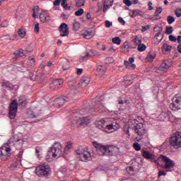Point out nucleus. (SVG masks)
<instances>
[{
    "mask_svg": "<svg viewBox=\"0 0 181 181\" xmlns=\"http://www.w3.org/2000/svg\"><path fill=\"white\" fill-rule=\"evenodd\" d=\"M164 162L165 164L163 165V168L165 170L166 172H172L173 168H175V161L172 160L170 158L165 156H160L158 158L157 165H160L159 162Z\"/></svg>",
    "mask_w": 181,
    "mask_h": 181,
    "instance_id": "0eeeda50",
    "label": "nucleus"
},
{
    "mask_svg": "<svg viewBox=\"0 0 181 181\" xmlns=\"http://www.w3.org/2000/svg\"><path fill=\"white\" fill-rule=\"evenodd\" d=\"M129 129H132L136 134L135 139L137 142H141L144 139V135L146 134V129H145L144 124L135 119L129 121Z\"/></svg>",
    "mask_w": 181,
    "mask_h": 181,
    "instance_id": "7ed1b4c3",
    "label": "nucleus"
},
{
    "mask_svg": "<svg viewBox=\"0 0 181 181\" xmlns=\"http://www.w3.org/2000/svg\"><path fill=\"white\" fill-rule=\"evenodd\" d=\"M134 43H136L137 45H141V43H142V38L141 37L136 36L134 39Z\"/></svg>",
    "mask_w": 181,
    "mask_h": 181,
    "instance_id": "49530a36",
    "label": "nucleus"
},
{
    "mask_svg": "<svg viewBox=\"0 0 181 181\" xmlns=\"http://www.w3.org/2000/svg\"><path fill=\"white\" fill-rule=\"evenodd\" d=\"M107 71V68L105 66L98 65L96 68V75L99 77H103Z\"/></svg>",
    "mask_w": 181,
    "mask_h": 181,
    "instance_id": "aec40b11",
    "label": "nucleus"
},
{
    "mask_svg": "<svg viewBox=\"0 0 181 181\" xmlns=\"http://www.w3.org/2000/svg\"><path fill=\"white\" fill-rule=\"evenodd\" d=\"M98 129L105 132V134H111L114 131H117L119 129V124L117 123L114 119L105 118L98 120L95 124Z\"/></svg>",
    "mask_w": 181,
    "mask_h": 181,
    "instance_id": "f03ea898",
    "label": "nucleus"
},
{
    "mask_svg": "<svg viewBox=\"0 0 181 181\" xmlns=\"http://www.w3.org/2000/svg\"><path fill=\"white\" fill-rule=\"evenodd\" d=\"M133 13H134V16H145V13L140 10H133Z\"/></svg>",
    "mask_w": 181,
    "mask_h": 181,
    "instance_id": "72a5a7b5",
    "label": "nucleus"
},
{
    "mask_svg": "<svg viewBox=\"0 0 181 181\" xmlns=\"http://www.w3.org/2000/svg\"><path fill=\"white\" fill-rule=\"evenodd\" d=\"M64 81L63 79H54L50 84L49 87L50 88H59V86H62L63 84Z\"/></svg>",
    "mask_w": 181,
    "mask_h": 181,
    "instance_id": "412c9836",
    "label": "nucleus"
},
{
    "mask_svg": "<svg viewBox=\"0 0 181 181\" xmlns=\"http://www.w3.org/2000/svg\"><path fill=\"white\" fill-rule=\"evenodd\" d=\"M176 40L177 43H181V35H178Z\"/></svg>",
    "mask_w": 181,
    "mask_h": 181,
    "instance_id": "338daca9",
    "label": "nucleus"
},
{
    "mask_svg": "<svg viewBox=\"0 0 181 181\" xmlns=\"http://www.w3.org/2000/svg\"><path fill=\"white\" fill-rule=\"evenodd\" d=\"M133 148L135 151H141V145L136 142L133 144Z\"/></svg>",
    "mask_w": 181,
    "mask_h": 181,
    "instance_id": "09e8293b",
    "label": "nucleus"
},
{
    "mask_svg": "<svg viewBox=\"0 0 181 181\" xmlns=\"http://www.w3.org/2000/svg\"><path fill=\"white\" fill-rule=\"evenodd\" d=\"M123 3L125 4L127 6H131L132 5L131 0H123Z\"/></svg>",
    "mask_w": 181,
    "mask_h": 181,
    "instance_id": "864d4df0",
    "label": "nucleus"
},
{
    "mask_svg": "<svg viewBox=\"0 0 181 181\" xmlns=\"http://www.w3.org/2000/svg\"><path fill=\"white\" fill-rule=\"evenodd\" d=\"M173 111H177V110H181V95L180 94H176L173 98V103L170 105Z\"/></svg>",
    "mask_w": 181,
    "mask_h": 181,
    "instance_id": "9b49d317",
    "label": "nucleus"
},
{
    "mask_svg": "<svg viewBox=\"0 0 181 181\" xmlns=\"http://www.w3.org/2000/svg\"><path fill=\"white\" fill-rule=\"evenodd\" d=\"M152 1H149L148 4V11H153V7H152Z\"/></svg>",
    "mask_w": 181,
    "mask_h": 181,
    "instance_id": "e2e57ef3",
    "label": "nucleus"
},
{
    "mask_svg": "<svg viewBox=\"0 0 181 181\" xmlns=\"http://www.w3.org/2000/svg\"><path fill=\"white\" fill-rule=\"evenodd\" d=\"M17 33L21 39H25V36H26V28L21 27L20 29H18Z\"/></svg>",
    "mask_w": 181,
    "mask_h": 181,
    "instance_id": "a878e982",
    "label": "nucleus"
},
{
    "mask_svg": "<svg viewBox=\"0 0 181 181\" xmlns=\"http://www.w3.org/2000/svg\"><path fill=\"white\" fill-rule=\"evenodd\" d=\"M137 50H139V52H145V50H146V45L142 43L139 44Z\"/></svg>",
    "mask_w": 181,
    "mask_h": 181,
    "instance_id": "ea45409f",
    "label": "nucleus"
},
{
    "mask_svg": "<svg viewBox=\"0 0 181 181\" xmlns=\"http://www.w3.org/2000/svg\"><path fill=\"white\" fill-rule=\"evenodd\" d=\"M62 69L63 70H67L70 69V62L68 61L64 62L62 64Z\"/></svg>",
    "mask_w": 181,
    "mask_h": 181,
    "instance_id": "79ce46f5",
    "label": "nucleus"
},
{
    "mask_svg": "<svg viewBox=\"0 0 181 181\" xmlns=\"http://www.w3.org/2000/svg\"><path fill=\"white\" fill-rule=\"evenodd\" d=\"M76 154L78 156L79 160L82 162H87V160H91V153L88 151V149L83 147H79L76 150Z\"/></svg>",
    "mask_w": 181,
    "mask_h": 181,
    "instance_id": "1a4fd4ad",
    "label": "nucleus"
},
{
    "mask_svg": "<svg viewBox=\"0 0 181 181\" xmlns=\"http://www.w3.org/2000/svg\"><path fill=\"white\" fill-rule=\"evenodd\" d=\"M173 33V27L170 26V27H167L165 28V33L166 35H171V33Z\"/></svg>",
    "mask_w": 181,
    "mask_h": 181,
    "instance_id": "c03bdc74",
    "label": "nucleus"
},
{
    "mask_svg": "<svg viewBox=\"0 0 181 181\" xmlns=\"http://www.w3.org/2000/svg\"><path fill=\"white\" fill-rule=\"evenodd\" d=\"M89 123L90 117H80L76 122V124L78 125V127H87Z\"/></svg>",
    "mask_w": 181,
    "mask_h": 181,
    "instance_id": "dca6fc26",
    "label": "nucleus"
},
{
    "mask_svg": "<svg viewBox=\"0 0 181 181\" xmlns=\"http://www.w3.org/2000/svg\"><path fill=\"white\" fill-rule=\"evenodd\" d=\"M63 155V149L60 143H54L50 148V151L47 152L46 156L47 160L52 159V158H60Z\"/></svg>",
    "mask_w": 181,
    "mask_h": 181,
    "instance_id": "423d86ee",
    "label": "nucleus"
},
{
    "mask_svg": "<svg viewBox=\"0 0 181 181\" xmlns=\"http://www.w3.org/2000/svg\"><path fill=\"white\" fill-rule=\"evenodd\" d=\"M23 147V140L18 135H13L0 150V158L6 160L11 156V152L21 149Z\"/></svg>",
    "mask_w": 181,
    "mask_h": 181,
    "instance_id": "f257e3e1",
    "label": "nucleus"
},
{
    "mask_svg": "<svg viewBox=\"0 0 181 181\" xmlns=\"http://www.w3.org/2000/svg\"><path fill=\"white\" fill-rule=\"evenodd\" d=\"M27 63L28 66H30V67H33V66L36 64V60L35 59V58L32 57H29L28 61L27 62Z\"/></svg>",
    "mask_w": 181,
    "mask_h": 181,
    "instance_id": "2f4dec72",
    "label": "nucleus"
},
{
    "mask_svg": "<svg viewBox=\"0 0 181 181\" xmlns=\"http://www.w3.org/2000/svg\"><path fill=\"white\" fill-rule=\"evenodd\" d=\"M61 2H62V0H55L53 2V5H54V6H59V5H60Z\"/></svg>",
    "mask_w": 181,
    "mask_h": 181,
    "instance_id": "052dcab7",
    "label": "nucleus"
},
{
    "mask_svg": "<svg viewBox=\"0 0 181 181\" xmlns=\"http://www.w3.org/2000/svg\"><path fill=\"white\" fill-rule=\"evenodd\" d=\"M83 13H84V9L80 8L79 10H78L75 12V16H81V15H83Z\"/></svg>",
    "mask_w": 181,
    "mask_h": 181,
    "instance_id": "de8ad7c7",
    "label": "nucleus"
},
{
    "mask_svg": "<svg viewBox=\"0 0 181 181\" xmlns=\"http://www.w3.org/2000/svg\"><path fill=\"white\" fill-rule=\"evenodd\" d=\"M170 145L175 148H181V132H177L170 139Z\"/></svg>",
    "mask_w": 181,
    "mask_h": 181,
    "instance_id": "f8f14e48",
    "label": "nucleus"
},
{
    "mask_svg": "<svg viewBox=\"0 0 181 181\" xmlns=\"http://www.w3.org/2000/svg\"><path fill=\"white\" fill-rule=\"evenodd\" d=\"M135 62V59L134 57L129 58V63H134Z\"/></svg>",
    "mask_w": 181,
    "mask_h": 181,
    "instance_id": "69168bd1",
    "label": "nucleus"
},
{
    "mask_svg": "<svg viewBox=\"0 0 181 181\" xmlns=\"http://www.w3.org/2000/svg\"><path fill=\"white\" fill-rule=\"evenodd\" d=\"M149 28H150L149 25L143 26L141 28V32H146V30H148V29H149Z\"/></svg>",
    "mask_w": 181,
    "mask_h": 181,
    "instance_id": "680f3d73",
    "label": "nucleus"
},
{
    "mask_svg": "<svg viewBox=\"0 0 181 181\" xmlns=\"http://www.w3.org/2000/svg\"><path fill=\"white\" fill-rule=\"evenodd\" d=\"M8 21H4L1 23V28H8Z\"/></svg>",
    "mask_w": 181,
    "mask_h": 181,
    "instance_id": "6e6d98bb",
    "label": "nucleus"
},
{
    "mask_svg": "<svg viewBox=\"0 0 181 181\" xmlns=\"http://www.w3.org/2000/svg\"><path fill=\"white\" fill-rule=\"evenodd\" d=\"M84 39H91L94 36V33L90 31H85L83 34Z\"/></svg>",
    "mask_w": 181,
    "mask_h": 181,
    "instance_id": "7c9ffc66",
    "label": "nucleus"
},
{
    "mask_svg": "<svg viewBox=\"0 0 181 181\" xmlns=\"http://www.w3.org/2000/svg\"><path fill=\"white\" fill-rule=\"evenodd\" d=\"M93 146H95L97 152H98L99 155H114V152L117 147L114 146H103L101 144H98L96 141L93 142Z\"/></svg>",
    "mask_w": 181,
    "mask_h": 181,
    "instance_id": "39448f33",
    "label": "nucleus"
},
{
    "mask_svg": "<svg viewBox=\"0 0 181 181\" xmlns=\"http://www.w3.org/2000/svg\"><path fill=\"white\" fill-rule=\"evenodd\" d=\"M176 39H177L176 37H175L174 35H170L169 36V40H170V42H176L177 41Z\"/></svg>",
    "mask_w": 181,
    "mask_h": 181,
    "instance_id": "13d9d810",
    "label": "nucleus"
},
{
    "mask_svg": "<svg viewBox=\"0 0 181 181\" xmlns=\"http://www.w3.org/2000/svg\"><path fill=\"white\" fill-rule=\"evenodd\" d=\"M151 21H159L160 19V16H156V14H154L153 17L151 18Z\"/></svg>",
    "mask_w": 181,
    "mask_h": 181,
    "instance_id": "5fc2aeb1",
    "label": "nucleus"
},
{
    "mask_svg": "<svg viewBox=\"0 0 181 181\" xmlns=\"http://www.w3.org/2000/svg\"><path fill=\"white\" fill-rule=\"evenodd\" d=\"M114 4V0H104L103 4V12L105 13L107 9H110L111 6Z\"/></svg>",
    "mask_w": 181,
    "mask_h": 181,
    "instance_id": "5701e85b",
    "label": "nucleus"
},
{
    "mask_svg": "<svg viewBox=\"0 0 181 181\" xmlns=\"http://www.w3.org/2000/svg\"><path fill=\"white\" fill-rule=\"evenodd\" d=\"M141 156L146 160H150V162H153V163H158V157L146 150L142 149L141 151Z\"/></svg>",
    "mask_w": 181,
    "mask_h": 181,
    "instance_id": "9d476101",
    "label": "nucleus"
},
{
    "mask_svg": "<svg viewBox=\"0 0 181 181\" xmlns=\"http://www.w3.org/2000/svg\"><path fill=\"white\" fill-rule=\"evenodd\" d=\"M175 13L177 18H180L181 17V9H175Z\"/></svg>",
    "mask_w": 181,
    "mask_h": 181,
    "instance_id": "3c124183",
    "label": "nucleus"
},
{
    "mask_svg": "<svg viewBox=\"0 0 181 181\" xmlns=\"http://www.w3.org/2000/svg\"><path fill=\"white\" fill-rule=\"evenodd\" d=\"M90 84V78L87 76H83L81 77L78 86L81 87H87Z\"/></svg>",
    "mask_w": 181,
    "mask_h": 181,
    "instance_id": "6ab92c4d",
    "label": "nucleus"
},
{
    "mask_svg": "<svg viewBox=\"0 0 181 181\" xmlns=\"http://www.w3.org/2000/svg\"><path fill=\"white\" fill-rule=\"evenodd\" d=\"M105 28H111V26H112V22L106 21L105 22Z\"/></svg>",
    "mask_w": 181,
    "mask_h": 181,
    "instance_id": "603ef678",
    "label": "nucleus"
},
{
    "mask_svg": "<svg viewBox=\"0 0 181 181\" xmlns=\"http://www.w3.org/2000/svg\"><path fill=\"white\" fill-rule=\"evenodd\" d=\"M35 173L37 176H44L45 177H47V176H50V173H52L50 166H49L47 163L40 164L35 168Z\"/></svg>",
    "mask_w": 181,
    "mask_h": 181,
    "instance_id": "6e6552de",
    "label": "nucleus"
},
{
    "mask_svg": "<svg viewBox=\"0 0 181 181\" xmlns=\"http://www.w3.org/2000/svg\"><path fill=\"white\" fill-rule=\"evenodd\" d=\"M26 54H25V51L22 49H19L12 54V59L14 62H16L19 57H25Z\"/></svg>",
    "mask_w": 181,
    "mask_h": 181,
    "instance_id": "2eb2a0df",
    "label": "nucleus"
},
{
    "mask_svg": "<svg viewBox=\"0 0 181 181\" xmlns=\"http://www.w3.org/2000/svg\"><path fill=\"white\" fill-rule=\"evenodd\" d=\"M177 50L179 52V53L181 54V44H179L178 46H177Z\"/></svg>",
    "mask_w": 181,
    "mask_h": 181,
    "instance_id": "774afa93",
    "label": "nucleus"
},
{
    "mask_svg": "<svg viewBox=\"0 0 181 181\" xmlns=\"http://www.w3.org/2000/svg\"><path fill=\"white\" fill-rule=\"evenodd\" d=\"M118 21L119 23H122V25H125V21H124V18L122 17H119Z\"/></svg>",
    "mask_w": 181,
    "mask_h": 181,
    "instance_id": "0e129e2a",
    "label": "nucleus"
},
{
    "mask_svg": "<svg viewBox=\"0 0 181 181\" xmlns=\"http://www.w3.org/2000/svg\"><path fill=\"white\" fill-rule=\"evenodd\" d=\"M156 57V54L154 52L151 51L148 53L146 59L148 62H153Z\"/></svg>",
    "mask_w": 181,
    "mask_h": 181,
    "instance_id": "bb28decb",
    "label": "nucleus"
},
{
    "mask_svg": "<svg viewBox=\"0 0 181 181\" xmlns=\"http://www.w3.org/2000/svg\"><path fill=\"white\" fill-rule=\"evenodd\" d=\"M95 107L99 112H103V111H104V105L100 102L95 105Z\"/></svg>",
    "mask_w": 181,
    "mask_h": 181,
    "instance_id": "e433bc0d",
    "label": "nucleus"
},
{
    "mask_svg": "<svg viewBox=\"0 0 181 181\" xmlns=\"http://www.w3.org/2000/svg\"><path fill=\"white\" fill-rule=\"evenodd\" d=\"M162 27H155L154 32L157 33L154 36V45H159L163 39V32Z\"/></svg>",
    "mask_w": 181,
    "mask_h": 181,
    "instance_id": "ddd939ff",
    "label": "nucleus"
},
{
    "mask_svg": "<svg viewBox=\"0 0 181 181\" xmlns=\"http://www.w3.org/2000/svg\"><path fill=\"white\" fill-rule=\"evenodd\" d=\"M76 5L78 8H81V6H84V4H86V0H75Z\"/></svg>",
    "mask_w": 181,
    "mask_h": 181,
    "instance_id": "58836bf2",
    "label": "nucleus"
},
{
    "mask_svg": "<svg viewBox=\"0 0 181 181\" xmlns=\"http://www.w3.org/2000/svg\"><path fill=\"white\" fill-rule=\"evenodd\" d=\"M55 101L58 104L59 107H63V105H64V103H67V101H69V97L62 96L57 98Z\"/></svg>",
    "mask_w": 181,
    "mask_h": 181,
    "instance_id": "4be33fe9",
    "label": "nucleus"
},
{
    "mask_svg": "<svg viewBox=\"0 0 181 181\" xmlns=\"http://www.w3.org/2000/svg\"><path fill=\"white\" fill-rule=\"evenodd\" d=\"M112 43L115 45H121V39L119 37H115L112 39Z\"/></svg>",
    "mask_w": 181,
    "mask_h": 181,
    "instance_id": "a19ab883",
    "label": "nucleus"
},
{
    "mask_svg": "<svg viewBox=\"0 0 181 181\" xmlns=\"http://www.w3.org/2000/svg\"><path fill=\"white\" fill-rule=\"evenodd\" d=\"M27 104L26 99L25 96H20L18 101L16 100H12L9 106L8 117L10 119H15L16 117V113L18 112V105L21 107H25Z\"/></svg>",
    "mask_w": 181,
    "mask_h": 181,
    "instance_id": "20e7f679",
    "label": "nucleus"
},
{
    "mask_svg": "<svg viewBox=\"0 0 181 181\" xmlns=\"http://www.w3.org/2000/svg\"><path fill=\"white\" fill-rule=\"evenodd\" d=\"M170 50H172V46L168 45V43L164 42L161 46V52L163 54H166V53H170Z\"/></svg>",
    "mask_w": 181,
    "mask_h": 181,
    "instance_id": "393cba45",
    "label": "nucleus"
},
{
    "mask_svg": "<svg viewBox=\"0 0 181 181\" xmlns=\"http://www.w3.org/2000/svg\"><path fill=\"white\" fill-rule=\"evenodd\" d=\"M40 19L41 22H47L49 19H50V16H49V13L47 12L42 11L40 14Z\"/></svg>",
    "mask_w": 181,
    "mask_h": 181,
    "instance_id": "b1692460",
    "label": "nucleus"
},
{
    "mask_svg": "<svg viewBox=\"0 0 181 181\" xmlns=\"http://www.w3.org/2000/svg\"><path fill=\"white\" fill-rule=\"evenodd\" d=\"M124 66H126L127 69H132L133 70L134 69H136V65L135 64H132L131 62H129L128 61H124Z\"/></svg>",
    "mask_w": 181,
    "mask_h": 181,
    "instance_id": "c756f323",
    "label": "nucleus"
},
{
    "mask_svg": "<svg viewBox=\"0 0 181 181\" xmlns=\"http://www.w3.org/2000/svg\"><path fill=\"white\" fill-rule=\"evenodd\" d=\"M97 54V51L90 50L89 52H85L83 55L81 56V60L84 62L89 59V57H94Z\"/></svg>",
    "mask_w": 181,
    "mask_h": 181,
    "instance_id": "a211bd4d",
    "label": "nucleus"
},
{
    "mask_svg": "<svg viewBox=\"0 0 181 181\" xmlns=\"http://www.w3.org/2000/svg\"><path fill=\"white\" fill-rule=\"evenodd\" d=\"M40 113L39 112H36V110H29L28 112V115H29L30 118H37V117H39Z\"/></svg>",
    "mask_w": 181,
    "mask_h": 181,
    "instance_id": "c85d7f7f",
    "label": "nucleus"
},
{
    "mask_svg": "<svg viewBox=\"0 0 181 181\" xmlns=\"http://www.w3.org/2000/svg\"><path fill=\"white\" fill-rule=\"evenodd\" d=\"M168 25H172L175 22V18L172 16H168L167 18Z\"/></svg>",
    "mask_w": 181,
    "mask_h": 181,
    "instance_id": "a18cd8bd",
    "label": "nucleus"
},
{
    "mask_svg": "<svg viewBox=\"0 0 181 181\" xmlns=\"http://www.w3.org/2000/svg\"><path fill=\"white\" fill-rule=\"evenodd\" d=\"M2 86L7 90H13V85L9 81H4L2 83Z\"/></svg>",
    "mask_w": 181,
    "mask_h": 181,
    "instance_id": "cd10ccee",
    "label": "nucleus"
},
{
    "mask_svg": "<svg viewBox=\"0 0 181 181\" xmlns=\"http://www.w3.org/2000/svg\"><path fill=\"white\" fill-rule=\"evenodd\" d=\"M39 23H35V28H34V32L39 33Z\"/></svg>",
    "mask_w": 181,
    "mask_h": 181,
    "instance_id": "bf43d9fd",
    "label": "nucleus"
},
{
    "mask_svg": "<svg viewBox=\"0 0 181 181\" xmlns=\"http://www.w3.org/2000/svg\"><path fill=\"white\" fill-rule=\"evenodd\" d=\"M74 30H78L80 29V23L74 21L73 24Z\"/></svg>",
    "mask_w": 181,
    "mask_h": 181,
    "instance_id": "37998d69",
    "label": "nucleus"
},
{
    "mask_svg": "<svg viewBox=\"0 0 181 181\" xmlns=\"http://www.w3.org/2000/svg\"><path fill=\"white\" fill-rule=\"evenodd\" d=\"M35 152L37 153V158H40V156H42V153H43V150L42 149V147L40 146H37L35 148Z\"/></svg>",
    "mask_w": 181,
    "mask_h": 181,
    "instance_id": "f704fd0d",
    "label": "nucleus"
},
{
    "mask_svg": "<svg viewBox=\"0 0 181 181\" xmlns=\"http://www.w3.org/2000/svg\"><path fill=\"white\" fill-rule=\"evenodd\" d=\"M39 6H35L33 8V17L35 18H39V16L37 15V13L39 12Z\"/></svg>",
    "mask_w": 181,
    "mask_h": 181,
    "instance_id": "473e14b6",
    "label": "nucleus"
},
{
    "mask_svg": "<svg viewBox=\"0 0 181 181\" xmlns=\"http://www.w3.org/2000/svg\"><path fill=\"white\" fill-rule=\"evenodd\" d=\"M61 2V6H62L64 9H66V11H70V6H69V4H67L66 0H62Z\"/></svg>",
    "mask_w": 181,
    "mask_h": 181,
    "instance_id": "4c0bfd02",
    "label": "nucleus"
},
{
    "mask_svg": "<svg viewBox=\"0 0 181 181\" xmlns=\"http://www.w3.org/2000/svg\"><path fill=\"white\" fill-rule=\"evenodd\" d=\"M172 66V60H166L164 62H163L160 67L159 70H161V71H167L168 69Z\"/></svg>",
    "mask_w": 181,
    "mask_h": 181,
    "instance_id": "f3484780",
    "label": "nucleus"
},
{
    "mask_svg": "<svg viewBox=\"0 0 181 181\" xmlns=\"http://www.w3.org/2000/svg\"><path fill=\"white\" fill-rule=\"evenodd\" d=\"M73 144H71V141H68L66 143V147L64 150V153H68L69 151H70V149H71V146H72Z\"/></svg>",
    "mask_w": 181,
    "mask_h": 181,
    "instance_id": "c9c22d12",
    "label": "nucleus"
},
{
    "mask_svg": "<svg viewBox=\"0 0 181 181\" xmlns=\"http://www.w3.org/2000/svg\"><path fill=\"white\" fill-rule=\"evenodd\" d=\"M160 176H166V173H165V170H161L158 172V177H160Z\"/></svg>",
    "mask_w": 181,
    "mask_h": 181,
    "instance_id": "4d7b16f0",
    "label": "nucleus"
},
{
    "mask_svg": "<svg viewBox=\"0 0 181 181\" xmlns=\"http://www.w3.org/2000/svg\"><path fill=\"white\" fill-rule=\"evenodd\" d=\"M162 7H158L156 10V12L154 13V15H156V16H159L160 13H162Z\"/></svg>",
    "mask_w": 181,
    "mask_h": 181,
    "instance_id": "8fccbe9b",
    "label": "nucleus"
},
{
    "mask_svg": "<svg viewBox=\"0 0 181 181\" xmlns=\"http://www.w3.org/2000/svg\"><path fill=\"white\" fill-rule=\"evenodd\" d=\"M59 31L60 33V36L64 37L65 36H69V25L63 23L59 25Z\"/></svg>",
    "mask_w": 181,
    "mask_h": 181,
    "instance_id": "4468645a",
    "label": "nucleus"
}]
</instances>
